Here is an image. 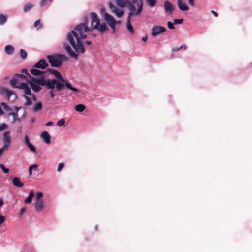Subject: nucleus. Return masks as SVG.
I'll return each mask as SVG.
<instances>
[{
    "mask_svg": "<svg viewBox=\"0 0 252 252\" xmlns=\"http://www.w3.org/2000/svg\"><path fill=\"white\" fill-rule=\"evenodd\" d=\"M9 116H12V123H14L16 121H20V118L18 117V114L17 113L11 112L8 114Z\"/></svg>",
    "mask_w": 252,
    "mask_h": 252,
    "instance_id": "nucleus-18",
    "label": "nucleus"
},
{
    "mask_svg": "<svg viewBox=\"0 0 252 252\" xmlns=\"http://www.w3.org/2000/svg\"><path fill=\"white\" fill-rule=\"evenodd\" d=\"M48 72L53 75L57 79H47L46 80H53L56 82L54 86L53 90L55 89L57 91H61L63 88L65 86L67 89L72 90L74 92H77L78 90L73 87L71 86L70 83L67 81L65 80L60 73L58 71L54 69H49Z\"/></svg>",
    "mask_w": 252,
    "mask_h": 252,
    "instance_id": "nucleus-3",
    "label": "nucleus"
},
{
    "mask_svg": "<svg viewBox=\"0 0 252 252\" xmlns=\"http://www.w3.org/2000/svg\"><path fill=\"white\" fill-rule=\"evenodd\" d=\"M177 3L179 8L181 11H188L189 9V7L186 4L184 0H177Z\"/></svg>",
    "mask_w": 252,
    "mask_h": 252,
    "instance_id": "nucleus-14",
    "label": "nucleus"
},
{
    "mask_svg": "<svg viewBox=\"0 0 252 252\" xmlns=\"http://www.w3.org/2000/svg\"><path fill=\"white\" fill-rule=\"evenodd\" d=\"M164 8L166 12H169V14H171L174 10V7L172 3L166 0L164 2Z\"/></svg>",
    "mask_w": 252,
    "mask_h": 252,
    "instance_id": "nucleus-13",
    "label": "nucleus"
},
{
    "mask_svg": "<svg viewBox=\"0 0 252 252\" xmlns=\"http://www.w3.org/2000/svg\"><path fill=\"white\" fill-rule=\"evenodd\" d=\"M24 97L26 100L25 105L30 106L32 104V100L29 97H28L27 95H24Z\"/></svg>",
    "mask_w": 252,
    "mask_h": 252,
    "instance_id": "nucleus-29",
    "label": "nucleus"
},
{
    "mask_svg": "<svg viewBox=\"0 0 252 252\" xmlns=\"http://www.w3.org/2000/svg\"><path fill=\"white\" fill-rule=\"evenodd\" d=\"M32 170L31 169V168L29 167V174L30 175H31L32 174Z\"/></svg>",
    "mask_w": 252,
    "mask_h": 252,
    "instance_id": "nucleus-55",
    "label": "nucleus"
},
{
    "mask_svg": "<svg viewBox=\"0 0 252 252\" xmlns=\"http://www.w3.org/2000/svg\"><path fill=\"white\" fill-rule=\"evenodd\" d=\"M109 6L111 12L115 14L118 18H121L124 14V11L122 9H119L112 4L110 3Z\"/></svg>",
    "mask_w": 252,
    "mask_h": 252,
    "instance_id": "nucleus-10",
    "label": "nucleus"
},
{
    "mask_svg": "<svg viewBox=\"0 0 252 252\" xmlns=\"http://www.w3.org/2000/svg\"><path fill=\"white\" fill-rule=\"evenodd\" d=\"M31 169L33 170H37L38 169V165L37 164H33L29 167Z\"/></svg>",
    "mask_w": 252,
    "mask_h": 252,
    "instance_id": "nucleus-44",
    "label": "nucleus"
},
{
    "mask_svg": "<svg viewBox=\"0 0 252 252\" xmlns=\"http://www.w3.org/2000/svg\"><path fill=\"white\" fill-rule=\"evenodd\" d=\"M15 110H16V112L15 113H17L18 114V110H19V108L16 107L15 108Z\"/></svg>",
    "mask_w": 252,
    "mask_h": 252,
    "instance_id": "nucleus-57",
    "label": "nucleus"
},
{
    "mask_svg": "<svg viewBox=\"0 0 252 252\" xmlns=\"http://www.w3.org/2000/svg\"><path fill=\"white\" fill-rule=\"evenodd\" d=\"M165 31L166 28L164 27L154 26L151 30V35L153 36H155Z\"/></svg>",
    "mask_w": 252,
    "mask_h": 252,
    "instance_id": "nucleus-9",
    "label": "nucleus"
},
{
    "mask_svg": "<svg viewBox=\"0 0 252 252\" xmlns=\"http://www.w3.org/2000/svg\"><path fill=\"white\" fill-rule=\"evenodd\" d=\"M3 114V112L2 110V109L1 108V107H0V115H2Z\"/></svg>",
    "mask_w": 252,
    "mask_h": 252,
    "instance_id": "nucleus-53",
    "label": "nucleus"
},
{
    "mask_svg": "<svg viewBox=\"0 0 252 252\" xmlns=\"http://www.w3.org/2000/svg\"><path fill=\"white\" fill-rule=\"evenodd\" d=\"M5 52L8 55H11L14 52V48L11 45H7L4 48Z\"/></svg>",
    "mask_w": 252,
    "mask_h": 252,
    "instance_id": "nucleus-20",
    "label": "nucleus"
},
{
    "mask_svg": "<svg viewBox=\"0 0 252 252\" xmlns=\"http://www.w3.org/2000/svg\"><path fill=\"white\" fill-rule=\"evenodd\" d=\"M47 58L49 59L51 65L55 67H59L61 65L63 61H67L68 59L65 55L62 54L56 55H48Z\"/></svg>",
    "mask_w": 252,
    "mask_h": 252,
    "instance_id": "nucleus-5",
    "label": "nucleus"
},
{
    "mask_svg": "<svg viewBox=\"0 0 252 252\" xmlns=\"http://www.w3.org/2000/svg\"><path fill=\"white\" fill-rule=\"evenodd\" d=\"M53 122H51V121H49L48 122H47L46 124V126H51L53 125Z\"/></svg>",
    "mask_w": 252,
    "mask_h": 252,
    "instance_id": "nucleus-48",
    "label": "nucleus"
},
{
    "mask_svg": "<svg viewBox=\"0 0 252 252\" xmlns=\"http://www.w3.org/2000/svg\"><path fill=\"white\" fill-rule=\"evenodd\" d=\"M41 137L46 144H50L51 143V136L48 132L44 131L42 132Z\"/></svg>",
    "mask_w": 252,
    "mask_h": 252,
    "instance_id": "nucleus-15",
    "label": "nucleus"
},
{
    "mask_svg": "<svg viewBox=\"0 0 252 252\" xmlns=\"http://www.w3.org/2000/svg\"><path fill=\"white\" fill-rule=\"evenodd\" d=\"M91 24L88 26V21L86 19L84 22L78 24L68 34L66 39L72 47L75 50L76 53L71 49V47L64 43L63 48L72 58L77 60L78 55L83 54L85 52L83 40L87 36V33L96 29L98 32L103 33L108 30L106 24L104 23L100 24V21L97 14L94 12L91 13Z\"/></svg>",
    "mask_w": 252,
    "mask_h": 252,
    "instance_id": "nucleus-1",
    "label": "nucleus"
},
{
    "mask_svg": "<svg viewBox=\"0 0 252 252\" xmlns=\"http://www.w3.org/2000/svg\"><path fill=\"white\" fill-rule=\"evenodd\" d=\"M31 80L28 81V84H29L32 89L35 92H38L41 90L42 85L46 89L50 90V94L51 98L54 97L56 94L53 91V87L56 83V82L53 80H46V79L41 78H34L30 76Z\"/></svg>",
    "mask_w": 252,
    "mask_h": 252,
    "instance_id": "nucleus-2",
    "label": "nucleus"
},
{
    "mask_svg": "<svg viewBox=\"0 0 252 252\" xmlns=\"http://www.w3.org/2000/svg\"><path fill=\"white\" fill-rule=\"evenodd\" d=\"M0 105L6 111H10V110H11V109L4 102L1 103Z\"/></svg>",
    "mask_w": 252,
    "mask_h": 252,
    "instance_id": "nucleus-34",
    "label": "nucleus"
},
{
    "mask_svg": "<svg viewBox=\"0 0 252 252\" xmlns=\"http://www.w3.org/2000/svg\"><path fill=\"white\" fill-rule=\"evenodd\" d=\"M18 82H19L18 79H17L16 78H13L10 80V85L12 86H13V87L18 88V87H17L18 85H17V84H18Z\"/></svg>",
    "mask_w": 252,
    "mask_h": 252,
    "instance_id": "nucleus-25",
    "label": "nucleus"
},
{
    "mask_svg": "<svg viewBox=\"0 0 252 252\" xmlns=\"http://www.w3.org/2000/svg\"><path fill=\"white\" fill-rule=\"evenodd\" d=\"M24 141L25 144L27 145L28 143H30L29 139L28 136H25L24 138Z\"/></svg>",
    "mask_w": 252,
    "mask_h": 252,
    "instance_id": "nucleus-45",
    "label": "nucleus"
},
{
    "mask_svg": "<svg viewBox=\"0 0 252 252\" xmlns=\"http://www.w3.org/2000/svg\"><path fill=\"white\" fill-rule=\"evenodd\" d=\"M85 109V106L84 105L80 104L76 105L75 107V109L76 111L79 112H83Z\"/></svg>",
    "mask_w": 252,
    "mask_h": 252,
    "instance_id": "nucleus-23",
    "label": "nucleus"
},
{
    "mask_svg": "<svg viewBox=\"0 0 252 252\" xmlns=\"http://www.w3.org/2000/svg\"><path fill=\"white\" fill-rule=\"evenodd\" d=\"M117 5L120 7H123L125 5V3L123 0H115Z\"/></svg>",
    "mask_w": 252,
    "mask_h": 252,
    "instance_id": "nucleus-30",
    "label": "nucleus"
},
{
    "mask_svg": "<svg viewBox=\"0 0 252 252\" xmlns=\"http://www.w3.org/2000/svg\"><path fill=\"white\" fill-rule=\"evenodd\" d=\"M48 65V64L46 61L44 59H41L34 64V67L43 69L46 68Z\"/></svg>",
    "mask_w": 252,
    "mask_h": 252,
    "instance_id": "nucleus-12",
    "label": "nucleus"
},
{
    "mask_svg": "<svg viewBox=\"0 0 252 252\" xmlns=\"http://www.w3.org/2000/svg\"><path fill=\"white\" fill-rule=\"evenodd\" d=\"M7 21V16L0 14V24L3 25Z\"/></svg>",
    "mask_w": 252,
    "mask_h": 252,
    "instance_id": "nucleus-27",
    "label": "nucleus"
},
{
    "mask_svg": "<svg viewBox=\"0 0 252 252\" xmlns=\"http://www.w3.org/2000/svg\"><path fill=\"white\" fill-rule=\"evenodd\" d=\"M147 39H148V37H147V35H145V36H143V37H142V40L144 42H146V41H147Z\"/></svg>",
    "mask_w": 252,
    "mask_h": 252,
    "instance_id": "nucleus-49",
    "label": "nucleus"
},
{
    "mask_svg": "<svg viewBox=\"0 0 252 252\" xmlns=\"http://www.w3.org/2000/svg\"><path fill=\"white\" fill-rule=\"evenodd\" d=\"M64 164L63 163H60L58 165V167L57 168V171L58 172H60L61 170L64 167Z\"/></svg>",
    "mask_w": 252,
    "mask_h": 252,
    "instance_id": "nucleus-40",
    "label": "nucleus"
},
{
    "mask_svg": "<svg viewBox=\"0 0 252 252\" xmlns=\"http://www.w3.org/2000/svg\"><path fill=\"white\" fill-rule=\"evenodd\" d=\"M34 26L35 28H37L38 29L41 27V25L40 24V20H37L34 23Z\"/></svg>",
    "mask_w": 252,
    "mask_h": 252,
    "instance_id": "nucleus-33",
    "label": "nucleus"
},
{
    "mask_svg": "<svg viewBox=\"0 0 252 252\" xmlns=\"http://www.w3.org/2000/svg\"><path fill=\"white\" fill-rule=\"evenodd\" d=\"M146 2L150 7H153L156 5V3H157V0H146Z\"/></svg>",
    "mask_w": 252,
    "mask_h": 252,
    "instance_id": "nucleus-26",
    "label": "nucleus"
},
{
    "mask_svg": "<svg viewBox=\"0 0 252 252\" xmlns=\"http://www.w3.org/2000/svg\"><path fill=\"white\" fill-rule=\"evenodd\" d=\"M116 24H119L121 23V21H116Z\"/></svg>",
    "mask_w": 252,
    "mask_h": 252,
    "instance_id": "nucleus-58",
    "label": "nucleus"
},
{
    "mask_svg": "<svg viewBox=\"0 0 252 252\" xmlns=\"http://www.w3.org/2000/svg\"><path fill=\"white\" fill-rule=\"evenodd\" d=\"M17 76H18V77H19L20 78H23L24 77V76L22 74H18V75H17Z\"/></svg>",
    "mask_w": 252,
    "mask_h": 252,
    "instance_id": "nucleus-56",
    "label": "nucleus"
},
{
    "mask_svg": "<svg viewBox=\"0 0 252 252\" xmlns=\"http://www.w3.org/2000/svg\"><path fill=\"white\" fill-rule=\"evenodd\" d=\"M167 27L170 29H174L175 27L174 26V23H172L171 22H168L167 23Z\"/></svg>",
    "mask_w": 252,
    "mask_h": 252,
    "instance_id": "nucleus-41",
    "label": "nucleus"
},
{
    "mask_svg": "<svg viewBox=\"0 0 252 252\" xmlns=\"http://www.w3.org/2000/svg\"><path fill=\"white\" fill-rule=\"evenodd\" d=\"M31 73L32 75L34 76H39L40 75L42 74L44 72L42 71L38 70L36 69H32L31 70Z\"/></svg>",
    "mask_w": 252,
    "mask_h": 252,
    "instance_id": "nucleus-24",
    "label": "nucleus"
},
{
    "mask_svg": "<svg viewBox=\"0 0 252 252\" xmlns=\"http://www.w3.org/2000/svg\"><path fill=\"white\" fill-rule=\"evenodd\" d=\"M101 13L102 15L104 16L105 20L107 22L109 26L113 29V31H114L115 29V26L116 25V22L114 17L106 12L104 9H102L101 10Z\"/></svg>",
    "mask_w": 252,
    "mask_h": 252,
    "instance_id": "nucleus-7",
    "label": "nucleus"
},
{
    "mask_svg": "<svg viewBox=\"0 0 252 252\" xmlns=\"http://www.w3.org/2000/svg\"><path fill=\"white\" fill-rule=\"evenodd\" d=\"M42 108V104L41 102H38L36 103V104H35L34 107H33L32 110L34 112H37V111L41 110Z\"/></svg>",
    "mask_w": 252,
    "mask_h": 252,
    "instance_id": "nucleus-22",
    "label": "nucleus"
},
{
    "mask_svg": "<svg viewBox=\"0 0 252 252\" xmlns=\"http://www.w3.org/2000/svg\"><path fill=\"white\" fill-rule=\"evenodd\" d=\"M27 56V54L26 51L24 50L23 49L20 50V57L23 59H25L26 58Z\"/></svg>",
    "mask_w": 252,
    "mask_h": 252,
    "instance_id": "nucleus-31",
    "label": "nucleus"
},
{
    "mask_svg": "<svg viewBox=\"0 0 252 252\" xmlns=\"http://www.w3.org/2000/svg\"><path fill=\"white\" fill-rule=\"evenodd\" d=\"M11 141V137L9 131H5L3 134V146L9 147Z\"/></svg>",
    "mask_w": 252,
    "mask_h": 252,
    "instance_id": "nucleus-11",
    "label": "nucleus"
},
{
    "mask_svg": "<svg viewBox=\"0 0 252 252\" xmlns=\"http://www.w3.org/2000/svg\"><path fill=\"white\" fill-rule=\"evenodd\" d=\"M183 21V19H175L174 20V24H181Z\"/></svg>",
    "mask_w": 252,
    "mask_h": 252,
    "instance_id": "nucleus-39",
    "label": "nucleus"
},
{
    "mask_svg": "<svg viewBox=\"0 0 252 252\" xmlns=\"http://www.w3.org/2000/svg\"><path fill=\"white\" fill-rule=\"evenodd\" d=\"M33 6V5L31 3H27L24 7V12H27L31 9Z\"/></svg>",
    "mask_w": 252,
    "mask_h": 252,
    "instance_id": "nucleus-28",
    "label": "nucleus"
},
{
    "mask_svg": "<svg viewBox=\"0 0 252 252\" xmlns=\"http://www.w3.org/2000/svg\"><path fill=\"white\" fill-rule=\"evenodd\" d=\"M43 194L42 192H38L36 194L34 208L37 212H41L44 208V203L42 199Z\"/></svg>",
    "mask_w": 252,
    "mask_h": 252,
    "instance_id": "nucleus-6",
    "label": "nucleus"
},
{
    "mask_svg": "<svg viewBox=\"0 0 252 252\" xmlns=\"http://www.w3.org/2000/svg\"><path fill=\"white\" fill-rule=\"evenodd\" d=\"M0 93H1V94H2V93L6 94L7 96V97L9 98L13 94L14 95L15 98L17 97L16 94H15V93H14V92L13 91L9 90L7 89H6V88H4L0 89Z\"/></svg>",
    "mask_w": 252,
    "mask_h": 252,
    "instance_id": "nucleus-16",
    "label": "nucleus"
},
{
    "mask_svg": "<svg viewBox=\"0 0 252 252\" xmlns=\"http://www.w3.org/2000/svg\"><path fill=\"white\" fill-rule=\"evenodd\" d=\"M131 19V18L127 17L126 28L130 33L133 34L134 33V30H133L132 25L130 22Z\"/></svg>",
    "mask_w": 252,
    "mask_h": 252,
    "instance_id": "nucleus-17",
    "label": "nucleus"
},
{
    "mask_svg": "<svg viewBox=\"0 0 252 252\" xmlns=\"http://www.w3.org/2000/svg\"><path fill=\"white\" fill-rule=\"evenodd\" d=\"M182 48H184V49H186V46H182L180 48H178V49H176V51H178L180 49H182Z\"/></svg>",
    "mask_w": 252,
    "mask_h": 252,
    "instance_id": "nucleus-51",
    "label": "nucleus"
},
{
    "mask_svg": "<svg viewBox=\"0 0 252 252\" xmlns=\"http://www.w3.org/2000/svg\"><path fill=\"white\" fill-rule=\"evenodd\" d=\"M8 128V126L6 124H0V131H2Z\"/></svg>",
    "mask_w": 252,
    "mask_h": 252,
    "instance_id": "nucleus-37",
    "label": "nucleus"
},
{
    "mask_svg": "<svg viewBox=\"0 0 252 252\" xmlns=\"http://www.w3.org/2000/svg\"><path fill=\"white\" fill-rule=\"evenodd\" d=\"M18 88L21 89L23 90L25 95H29L32 96V99L35 101L36 99V96L34 94H32L30 88L28 86L27 84L24 83H19L17 86Z\"/></svg>",
    "mask_w": 252,
    "mask_h": 252,
    "instance_id": "nucleus-8",
    "label": "nucleus"
},
{
    "mask_svg": "<svg viewBox=\"0 0 252 252\" xmlns=\"http://www.w3.org/2000/svg\"><path fill=\"white\" fill-rule=\"evenodd\" d=\"M53 0H42L40 3V5L41 6L43 7L48 2H52Z\"/></svg>",
    "mask_w": 252,
    "mask_h": 252,
    "instance_id": "nucleus-36",
    "label": "nucleus"
},
{
    "mask_svg": "<svg viewBox=\"0 0 252 252\" xmlns=\"http://www.w3.org/2000/svg\"><path fill=\"white\" fill-rule=\"evenodd\" d=\"M5 220V217L0 215V226L4 222Z\"/></svg>",
    "mask_w": 252,
    "mask_h": 252,
    "instance_id": "nucleus-43",
    "label": "nucleus"
},
{
    "mask_svg": "<svg viewBox=\"0 0 252 252\" xmlns=\"http://www.w3.org/2000/svg\"><path fill=\"white\" fill-rule=\"evenodd\" d=\"M132 1V3H129L128 5L129 12L127 17L131 19L133 17L139 16L143 9V2L141 0H134Z\"/></svg>",
    "mask_w": 252,
    "mask_h": 252,
    "instance_id": "nucleus-4",
    "label": "nucleus"
},
{
    "mask_svg": "<svg viewBox=\"0 0 252 252\" xmlns=\"http://www.w3.org/2000/svg\"><path fill=\"white\" fill-rule=\"evenodd\" d=\"M0 167L4 173H7L9 172V169L5 167L3 164L0 165Z\"/></svg>",
    "mask_w": 252,
    "mask_h": 252,
    "instance_id": "nucleus-38",
    "label": "nucleus"
},
{
    "mask_svg": "<svg viewBox=\"0 0 252 252\" xmlns=\"http://www.w3.org/2000/svg\"><path fill=\"white\" fill-rule=\"evenodd\" d=\"M64 124H65V120L64 119H61L59 121H58L57 125L59 126H65Z\"/></svg>",
    "mask_w": 252,
    "mask_h": 252,
    "instance_id": "nucleus-32",
    "label": "nucleus"
},
{
    "mask_svg": "<svg viewBox=\"0 0 252 252\" xmlns=\"http://www.w3.org/2000/svg\"><path fill=\"white\" fill-rule=\"evenodd\" d=\"M34 195V194L33 191H31L27 198L25 200L24 202L26 204H30L32 202Z\"/></svg>",
    "mask_w": 252,
    "mask_h": 252,
    "instance_id": "nucleus-21",
    "label": "nucleus"
},
{
    "mask_svg": "<svg viewBox=\"0 0 252 252\" xmlns=\"http://www.w3.org/2000/svg\"><path fill=\"white\" fill-rule=\"evenodd\" d=\"M194 0H189V3L192 6H194Z\"/></svg>",
    "mask_w": 252,
    "mask_h": 252,
    "instance_id": "nucleus-47",
    "label": "nucleus"
},
{
    "mask_svg": "<svg viewBox=\"0 0 252 252\" xmlns=\"http://www.w3.org/2000/svg\"><path fill=\"white\" fill-rule=\"evenodd\" d=\"M13 184L14 186L18 187H21L23 186V184L20 181L18 177H15L13 179Z\"/></svg>",
    "mask_w": 252,
    "mask_h": 252,
    "instance_id": "nucleus-19",
    "label": "nucleus"
},
{
    "mask_svg": "<svg viewBox=\"0 0 252 252\" xmlns=\"http://www.w3.org/2000/svg\"><path fill=\"white\" fill-rule=\"evenodd\" d=\"M26 211L25 208H22L20 211V215H22V214Z\"/></svg>",
    "mask_w": 252,
    "mask_h": 252,
    "instance_id": "nucleus-46",
    "label": "nucleus"
},
{
    "mask_svg": "<svg viewBox=\"0 0 252 252\" xmlns=\"http://www.w3.org/2000/svg\"><path fill=\"white\" fill-rule=\"evenodd\" d=\"M27 146L32 152H35L36 151L35 147L33 146L31 143H28Z\"/></svg>",
    "mask_w": 252,
    "mask_h": 252,
    "instance_id": "nucleus-35",
    "label": "nucleus"
},
{
    "mask_svg": "<svg viewBox=\"0 0 252 252\" xmlns=\"http://www.w3.org/2000/svg\"><path fill=\"white\" fill-rule=\"evenodd\" d=\"M23 72H27V70H26V69H23Z\"/></svg>",
    "mask_w": 252,
    "mask_h": 252,
    "instance_id": "nucleus-59",
    "label": "nucleus"
},
{
    "mask_svg": "<svg viewBox=\"0 0 252 252\" xmlns=\"http://www.w3.org/2000/svg\"><path fill=\"white\" fill-rule=\"evenodd\" d=\"M85 43L87 44V45H91V41H86L85 42Z\"/></svg>",
    "mask_w": 252,
    "mask_h": 252,
    "instance_id": "nucleus-54",
    "label": "nucleus"
},
{
    "mask_svg": "<svg viewBox=\"0 0 252 252\" xmlns=\"http://www.w3.org/2000/svg\"><path fill=\"white\" fill-rule=\"evenodd\" d=\"M3 205V202L2 199L0 200V206H2Z\"/></svg>",
    "mask_w": 252,
    "mask_h": 252,
    "instance_id": "nucleus-52",
    "label": "nucleus"
},
{
    "mask_svg": "<svg viewBox=\"0 0 252 252\" xmlns=\"http://www.w3.org/2000/svg\"><path fill=\"white\" fill-rule=\"evenodd\" d=\"M8 148L3 146V147L0 149V156L1 155L4 151H7L8 150Z\"/></svg>",
    "mask_w": 252,
    "mask_h": 252,
    "instance_id": "nucleus-42",
    "label": "nucleus"
},
{
    "mask_svg": "<svg viewBox=\"0 0 252 252\" xmlns=\"http://www.w3.org/2000/svg\"><path fill=\"white\" fill-rule=\"evenodd\" d=\"M211 13L215 16V17H217L218 16V14L214 11H211Z\"/></svg>",
    "mask_w": 252,
    "mask_h": 252,
    "instance_id": "nucleus-50",
    "label": "nucleus"
}]
</instances>
